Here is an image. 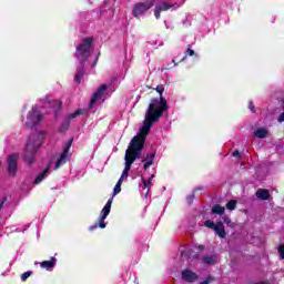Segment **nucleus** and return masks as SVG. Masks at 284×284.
<instances>
[{
	"label": "nucleus",
	"instance_id": "obj_42",
	"mask_svg": "<svg viewBox=\"0 0 284 284\" xmlns=\"http://www.w3.org/2000/svg\"><path fill=\"white\" fill-rule=\"evenodd\" d=\"M97 227H99V224L91 225L89 227V230H90V232H94V230H97Z\"/></svg>",
	"mask_w": 284,
	"mask_h": 284
},
{
	"label": "nucleus",
	"instance_id": "obj_22",
	"mask_svg": "<svg viewBox=\"0 0 284 284\" xmlns=\"http://www.w3.org/2000/svg\"><path fill=\"white\" fill-rule=\"evenodd\" d=\"M81 114H83V110L78 109L75 112L69 114V115L67 116V120H68V121H71V119H77V116H81Z\"/></svg>",
	"mask_w": 284,
	"mask_h": 284
},
{
	"label": "nucleus",
	"instance_id": "obj_37",
	"mask_svg": "<svg viewBox=\"0 0 284 284\" xmlns=\"http://www.w3.org/2000/svg\"><path fill=\"white\" fill-rule=\"evenodd\" d=\"M248 109L251 110V112H256V109H255V106H254V102H252V101H250L248 102Z\"/></svg>",
	"mask_w": 284,
	"mask_h": 284
},
{
	"label": "nucleus",
	"instance_id": "obj_19",
	"mask_svg": "<svg viewBox=\"0 0 284 284\" xmlns=\"http://www.w3.org/2000/svg\"><path fill=\"white\" fill-rule=\"evenodd\" d=\"M154 156H156V154L154 153L146 154V162L144 163V170H148L150 165H154Z\"/></svg>",
	"mask_w": 284,
	"mask_h": 284
},
{
	"label": "nucleus",
	"instance_id": "obj_41",
	"mask_svg": "<svg viewBox=\"0 0 284 284\" xmlns=\"http://www.w3.org/2000/svg\"><path fill=\"white\" fill-rule=\"evenodd\" d=\"M277 121H278V123L284 122V112L278 116Z\"/></svg>",
	"mask_w": 284,
	"mask_h": 284
},
{
	"label": "nucleus",
	"instance_id": "obj_12",
	"mask_svg": "<svg viewBox=\"0 0 284 284\" xmlns=\"http://www.w3.org/2000/svg\"><path fill=\"white\" fill-rule=\"evenodd\" d=\"M83 77H85V63L79 62L75 77L73 79L74 83H81V81H83Z\"/></svg>",
	"mask_w": 284,
	"mask_h": 284
},
{
	"label": "nucleus",
	"instance_id": "obj_30",
	"mask_svg": "<svg viewBox=\"0 0 284 284\" xmlns=\"http://www.w3.org/2000/svg\"><path fill=\"white\" fill-rule=\"evenodd\" d=\"M154 179V175H151L150 178H149V182L145 180V179H142V183H143V185H144V189L145 187H150V185H152V180Z\"/></svg>",
	"mask_w": 284,
	"mask_h": 284
},
{
	"label": "nucleus",
	"instance_id": "obj_36",
	"mask_svg": "<svg viewBox=\"0 0 284 284\" xmlns=\"http://www.w3.org/2000/svg\"><path fill=\"white\" fill-rule=\"evenodd\" d=\"M214 277L213 276H209L205 281L201 282L200 284H210L213 283Z\"/></svg>",
	"mask_w": 284,
	"mask_h": 284
},
{
	"label": "nucleus",
	"instance_id": "obj_9",
	"mask_svg": "<svg viewBox=\"0 0 284 284\" xmlns=\"http://www.w3.org/2000/svg\"><path fill=\"white\" fill-rule=\"evenodd\" d=\"M112 201L113 199H109L106 204L104 205V207L101 211V217L99 220V227H101V230H105V220L108 219V216L110 215V210H112Z\"/></svg>",
	"mask_w": 284,
	"mask_h": 284
},
{
	"label": "nucleus",
	"instance_id": "obj_35",
	"mask_svg": "<svg viewBox=\"0 0 284 284\" xmlns=\"http://www.w3.org/2000/svg\"><path fill=\"white\" fill-rule=\"evenodd\" d=\"M193 201H194V193L186 196V203H189V205H192Z\"/></svg>",
	"mask_w": 284,
	"mask_h": 284
},
{
	"label": "nucleus",
	"instance_id": "obj_43",
	"mask_svg": "<svg viewBox=\"0 0 284 284\" xmlns=\"http://www.w3.org/2000/svg\"><path fill=\"white\" fill-rule=\"evenodd\" d=\"M197 250H199L200 252H203V250H205V246H204V245H199V246H197Z\"/></svg>",
	"mask_w": 284,
	"mask_h": 284
},
{
	"label": "nucleus",
	"instance_id": "obj_45",
	"mask_svg": "<svg viewBox=\"0 0 284 284\" xmlns=\"http://www.w3.org/2000/svg\"><path fill=\"white\" fill-rule=\"evenodd\" d=\"M0 165H3V163L0 161Z\"/></svg>",
	"mask_w": 284,
	"mask_h": 284
},
{
	"label": "nucleus",
	"instance_id": "obj_8",
	"mask_svg": "<svg viewBox=\"0 0 284 284\" xmlns=\"http://www.w3.org/2000/svg\"><path fill=\"white\" fill-rule=\"evenodd\" d=\"M73 141H74V139H70L68 141V143L64 146V150H63L62 154L60 155V159L57 161L53 170H59L62 165H65V163H68V156L70 154V149L72 148Z\"/></svg>",
	"mask_w": 284,
	"mask_h": 284
},
{
	"label": "nucleus",
	"instance_id": "obj_16",
	"mask_svg": "<svg viewBox=\"0 0 284 284\" xmlns=\"http://www.w3.org/2000/svg\"><path fill=\"white\" fill-rule=\"evenodd\" d=\"M255 195L260 199V201H270V191L266 189H258Z\"/></svg>",
	"mask_w": 284,
	"mask_h": 284
},
{
	"label": "nucleus",
	"instance_id": "obj_23",
	"mask_svg": "<svg viewBox=\"0 0 284 284\" xmlns=\"http://www.w3.org/2000/svg\"><path fill=\"white\" fill-rule=\"evenodd\" d=\"M236 200H230L227 203H226V210H230L231 212L236 210Z\"/></svg>",
	"mask_w": 284,
	"mask_h": 284
},
{
	"label": "nucleus",
	"instance_id": "obj_2",
	"mask_svg": "<svg viewBox=\"0 0 284 284\" xmlns=\"http://www.w3.org/2000/svg\"><path fill=\"white\" fill-rule=\"evenodd\" d=\"M39 148H41V140L39 134L31 133L23 153V161L29 165L34 163V156H37V152H39Z\"/></svg>",
	"mask_w": 284,
	"mask_h": 284
},
{
	"label": "nucleus",
	"instance_id": "obj_1",
	"mask_svg": "<svg viewBox=\"0 0 284 284\" xmlns=\"http://www.w3.org/2000/svg\"><path fill=\"white\" fill-rule=\"evenodd\" d=\"M159 121H161V112L154 111L151 106L146 113V119L143 121L142 128L138 132V135L133 136L130 142V146L125 152L124 161L134 163V161L141 156V152L145 145V139H148V134H150L152 125H154V123H159Z\"/></svg>",
	"mask_w": 284,
	"mask_h": 284
},
{
	"label": "nucleus",
	"instance_id": "obj_26",
	"mask_svg": "<svg viewBox=\"0 0 284 284\" xmlns=\"http://www.w3.org/2000/svg\"><path fill=\"white\" fill-rule=\"evenodd\" d=\"M121 185H123V182L118 181L114 189H113V196H116V194H120L121 192Z\"/></svg>",
	"mask_w": 284,
	"mask_h": 284
},
{
	"label": "nucleus",
	"instance_id": "obj_38",
	"mask_svg": "<svg viewBox=\"0 0 284 284\" xmlns=\"http://www.w3.org/2000/svg\"><path fill=\"white\" fill-rule=\"evenodd\" d=\"M7 201H8V197H7V196H4V197L1 199V202H0V210L3 209V205L6 204Z\"/></svg>",
	"mask_w": 284,
	"mask_h": 284
},
{
	"label": "nucleus",
	"instance_id": "obj_21",
	"mask_svg": "<svg viewBox=\"0 0 284 284\" xmlns=\"http://www.w3.org/2000/svg\"><path fill=\"white\" fill-rule=\"evenodd\" d=\"M49 103L54 110H61L63 106V102H61V100H52Z\"/></svg>",
	"mask_w": 284,
	"mask_h": 284
},
{
	"label": "nucleus",
	"instance_id": "obj_34",
	"mask_svg": "<svg viewBox=\"0 0 284 284\" xmlns=\"http://www.w3.org/2000/svg\"><path fill=\"white\" fill-rule=\"evenodd\" d=\"M281 258H284V244H281L277 248Z\"/></svg>",
	"mask_w": 284,
	"mask_h": 284
},
{
	"label": "nucleus",
	"instance_id": "obj_7",
	"mask_svg": "<svg viewBox=\"0 0 284 284\" xmlns=\"http://www.w3.org/2000/svg\"><path fill=\"white\" fill-rule=\"evenodd\" d=\"M19 168V154L13 153L7 158V172L9 176H17V170Z\"/></svg>",
	"mask_w": 284,
	"mask_h": 284
},
{
	"label": "nucleus",
	"instance_id": "obj_3",
	"mask_svg": "<svg viewBox=\"0 0 284 284\" xmlns=\"http://www.w3.org/2000/svg\"><path fill=\"white\" fill-rule=\"evenodd\" d=\"M92 43H94V38L87 37L81 40L80 44L75 49V59L79 63H85L92 57Z\"/></svg>",
	"mask_w": 284,
	"mask_h": 284
},
{
	"label": "nucleus",
	"instance_id": "obj_20",
	"mask_svg": "<svg viewBox=\"0 0 284 284\" xmlns=\"http://www.w3.org/2000/svg\"><path fill=\"white\" fill-rule=\"evenodd\" d=\"M212 214H219L220 216H223V214H225V207L221 206L220 204H215L212 207Z\"/></svg>",
	"mask_w": 284,
	"mask_h": 284
},
{
	"label": "nucleus",
	"instance_id": "obj_32",
	"mask_svg": "<svg viewBox=\"0 0 284 284\" xmlns=\"http://www.w3.org/2000/svg\"><path fill=\"white\" fill-rule=\"evenodd\" d=\"M128 176H129V172L122 171V174L118 181H121V183H123V181H125V179H128Z\"/></svg>",
	"mask_w": 284,
	"mask_h": 284
},
{
	"label": "nucleus",
	"instance_id": "obj_17",
	"mask_svg": "<svg viewBox=\"0 0 284 284\" xmlns=\"http://www.w3.org/2000/svg\"><path fill=\"white\" fill-rule=\"evenodd\" d=\"M48 174H50V166H47L41 173H39V175L36 178L33 182L34 185H39V183H41V181H43V179H45Z\"/></svg>",
	"mask_w": 284,
	"mask_h": 284
},
{
	"label": "nucleus",
	"instance_id": "obj_10",
	"mask_svg": "<svg viewBox=\"0 0 284 284\" xmlns=\"http://www.w3.org/2000/svg\"><path fill=\"white\" fill-rule=\"evenodd\" d=\"M108 91V84H101L98 90L92 94L91 101L89 102V108H93L94 103L103 99V95Z\"/></svg>",
	"mask_w": 284,
	"mask_h": 284
},
{
	"label": "nucleus",
	"instance_id": "obj_5",
	"mask_svg": "<svg viewBox=\"0 0 284 284\" xmlns=\"http://www.w3.org/2000/svg\"><path fill=\"white\" fill-rule=\"evenodd\" d=\"M154 3H156V0H146L144 2H138L133 4L132 14L134 19H139V17L145 16L149 10L154 8Z\"/></svg>",
	"mask_w": 284,
	"mask_h": 284
},
{
	"label": "nucleus",
	"instance_id": "obj_6",
	"mask_svg": "<svg viewBox=\"0 0 284 284\" xmlns=\"http://www.w3.org/2000/svg\"><path fill=\"white\" fill-rule=\"evenodd\" d=\"M42 121L43 113H41L37 109H32L27 116L26 125L27 128H37V125H39V123H41Z\"/></svg>",
	"mask_w": 284,
	"mask_h": 284
},
{
	"label": "nucleus",
	"instance_id": "obj_40",
	"mask_svg": "<svg viewBox=\"0 0 284 284\" xmlns=\"http://www.w3.org/2000/svg\"><path fill=\"white\" fill-rule=\"evenodd\" d=\"M232 156H235L236 159H241V152H239V150H235Z\"/></svg>",
	"mask_w": 284,
	"mask_h": 284
},
{
	"label": "nucleus",
	"instance_id": "obj_15",
	"mask_svg": "<svg viewBox=\"0 0 284 284\" xmlns=\"http://www.w3.org/2000/svg\"><path fill=\"white\" fill-rule=\"evenodd\" d=\"M54 265H57V257H51L50 261H43L40 263V267H42V270H48L49 272L54 267Z\"/></svg>",
	"mask_w": 284,
	"mask_h": 284
},
{
	"label": "nucleus",
	"instance_id": "obj_24",
	"mask_svg": "<svg viewBox=\"0 0 284 284\" xmlns=\"http://www.w3.org/2000/svg\"><path fill=\"white\" fill-rule=\"evenodd\" d=\"M187 57H194V50H192V45H189L186 51H185V55L181 59V61H185V59H187Z\"/></svg>",
	"mask_w": 284,
	"mask_h": 284
},
{
	"label": "nucleus",
	"instance_id": "obj_39",
	"mask_svg": "<svg viewBox=\"0 0 284 284\" xmlns=\"http://www.w3.org/2000/svg\"><path fill=\"white\" fill-rule=\"evenodd\" d=\"M99 57H101V53L98 54V57L95 58V60L92 63V68H97V63H99Z\"/></svg>",
	"mask_w": 284,
	"mask_h": 284
},
{
	"label": "nucleus",
	"instance_id": "obj_11",
	"mask_svg": "<svg viewBox=\"0 0 284 284\" xmlns=\"http://www.w3.org/2000/svg\"><path fill=\"white\" fill-rule=\"evenodd\" d=\"M182 281H185L186 283H196V281H199V274L190 268H185L182 271Z\"/></svg>",
	"mask_w": 284,
	"mask_h": 284
},
{
	"label": "nucleus",
	"instance_id": "obj_28",
	"mask_svg": "<svg viewBox=\"0 0 284 284\" xmlns=\"http://www.w3.org/2000/svg\"><path fill=\"white\" fill-rule=\"evenodd\" d=\"M202 261H203V263H205L206 265H212V264L214 263V258H213L212 256H207V255L203 256V257H202Z\"/></svg>",
	"mask_w": 284,
	"mask_h": 284
},
{
	"label": "nucleus",
	"instance_id": "obj_4",
	"mask_svg": "<svg viewBox=\"0 0 284 284\" xmlns=\"http://www.w3.org/2000/svg\"><path fill=\"white\" fill-rule=\"evenodd\" d=\"M164 88L163 87H156L155 91L158 92V94H160V98H153L151 99L149 106L146 109L144 119H146L148 116V112H150V109L152 108L154 110V112H160V119L161 116H163V114L165 113V111L168 110L169 105H168V100L163 97V92H164Z\"/></svg>",
	"mask_w": 284,
	"mask_h": 284
},
{
	"label": "nucleus",
	"instance_id": "obj_27",
	"mask_svg": "<svg viewBox=\"0 0 284 284\" xmlns=\"http://www.w3.org/2000/svg\"><path fill=\"white\" fill-rule=\"evenodd\" d=\"M204 226L207 227L209 230H215L216 224L212 220H206L204 222Z\"/></svg>",
	"mask_w": 284,
	"mask_h": 284
},
{
	"label": "nucleus",
	"instance_id": "obj_33",
	"mask_svg": "<svg viewBox=\"0 0 284 284\" xmlns=\"http://www.w3.org/2000/svg\"><path fill=\"white\" fill-rule=\"evenodd\" d=\"M223 221L229 227H234V222L230 217H224Z\"/></svg>",
	"mask_w": 284,
	"mask_h": 284
},
{
	"label": "nucleus",
	"instance_id": "obj_13",
	"mask_svg": "<svg viewBox=\"0 0 284 284\" xmlns=\"http://www.w3.org/2000/svg\"><path fill=\"white\" fill-rule=\"evenodd\" d=\"M170 8H172V4L168 3V2H162L155 6L154 9V17L155 19H161V12H168V10H170Z\"/></svg>",
	"mask_w": 284,
	"mask_h": 284
},
{
	"label": "nucleus",
	"instance_id": "obj_18",
	"mask_svg": "<svg viewBox=\"0 0 284 284\" xmlns=\"http://www.w3.org/2000/svg\"><path fill=\"white\" fill-rule=\"evenodd\" d=\"M270 132L266 129L260 128L254 132L256 139H265Z\"/></svg>",
	"mask_w": 284,
	"mask_h": 284
},
{
	"label": "nucleus",
	"instance_id": "obj_14",
	"mask_svg": "<svg viewBox=\"0 0 284 284\" xmlns=\"http://www.w3.org/2000/svg\"><path fill=\"white\" fill-rule=\"evenodd\" d=\"M213 231H215V234H217L220 239H225V236H227V233L225 232V225H223V222H217Z\"/></svg>",
	"mask_w": 284,
	"mask_h": 284
},
{
	"label": "nucleus",
	"instance_id": "obj_44",
	"mask_svg": "<svg viewBox=\"0 0 284 284\" xmlns=\"http://www.w3.org/2000/svg\"><path fill=\"white\" fill-rule=\"evenodd\" d=\"M172 62L174 63V65H179V63H176V61L172 60Z\"/></svg>",
	"mask_w": 284,
	"mask_h": 284
},
{
	"label": "nucleus",
	"instance_id": "obj_29",
	"mask_svg": "<svg viewBox=\"0 0 284 284\" xmlns=\"http://www.w3.org/2000/svg\"><path fill=\"white\" fill-rule=\"evenodd\" d=\"M32 276V272L31 271H27L21 275V281L22 283H26L28 281V278H30Z\"/></svg>",
	"mask_w": 284,
	"mask_h": 284
},
{
	"label": "nucleus",
	"instance_id": "obj_31",
	"mask_svg": "<svg viewBox=\"0 0 284 284\" xmlns=\"http://www.w3.org/2000/svg\"><path fill=\"white\" fill-rule=\"evenodd\" d=\"M134 162H130V161H125V166H124V172H129L130 173V170H132V164Z\"/></svg>",
	"mask_w": 284,
	"mask_h": 284
},
{
	"label": "nucleus",
	"instance_id": "obj_25",
	"mask_svg": "<svg viewBox=\"0 0 284 284\" xmlns=\"http://www.w3.org/2000/svg\"><path fill=\"white\" fill-rule=\"evenodd\" d=\"M70 129V120L65 119L60 126V132H67Z\"/></svg>",
	"mask_w": 284,
	"mask_h": 284
}]
</instances>
